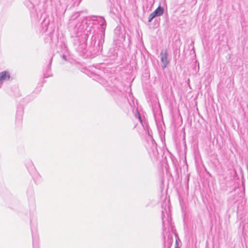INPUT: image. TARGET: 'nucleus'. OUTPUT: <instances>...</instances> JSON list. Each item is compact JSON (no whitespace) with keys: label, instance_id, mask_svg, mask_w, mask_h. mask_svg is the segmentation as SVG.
I'll return each instance as SVG.
<instances>
[{"label":"nucleus","instance_id":"nucleus-1","mask_svg":"<svg viewBox=\"0 0 248 248\" xmlns=\"http://www.w3.org/2000/svg\"><path fill=\"white\" fill-rule=\"evenodd\" d=\"M163 13V8L161 7V6H158L155 11H154L150 15L148 18V22L150 23L155 17L162 15Z\"/></svg>","mask_w":248,"mask_h":248},{"label":"nucleus","instance_id":"nucleus-2","mask_svg":"<svg viewBox=\"0 0 248 248\" xmlns=\"http://www.w3.org/2000/svg\"><path fill=\"white\" fill-rule=\"evenodd\" d=\"M160 56L161 61L162 63V67L163 69H164L169 62V61L168 60V53L167 50H162L161 52Z\"/></svg>","mask_w":248,"mask_h":248},{"label":"nucleus","instance_id":"nucleus-3","mask_svg":"<svg viewBox=\"0 0 248 248\" xmlns=\"http://www.w3.org/2000/svg\"><path fill=\"white\" fill-rule=\"evenodd\" d=\"M32 179L35 183L38 184L40 183L42 181V177L37 170L35 169L33 171Z\"/></svg>","mask_w":248,"mask_h":248},{"label":"nucleus","instance_id":"nucleus-4","mask_svg":"<svg viewBox=\"0 0 248 248\" xmlns=\"http://www.w3.org/2000/svg\"><path fill=\"white\" fill-rule=\"evenodd\" d=\"M10 76L9 73L7 71H2L0 73V81L2 80H8Z\"/></svg>","mask_w":248,"mask_h":248},{"label":"nucleus","instance_id":"nucleus-5","mask_svg":"<svg viewBox=\"0 0 248 248\" xmlns=\"http://www.w3.org/2000/svg\"><path fill=\"white\" fill-rule=\"evenodd\" d=\"M98 23L101 26V30L103 31H104L106 26V21L105 19L102 17H100L98 19Z\"/></svg>","mask_w":248,"mask_h":248},{"label":"nucleus","instance_id":"nucleus-6","mask_svg":"<svg viewBox=\"0 0 248 248\" xmlns=\"http://www.w3.org/2000/svg\"><path fill=\"white\" fill-rule=\"evenodd\" d=\"M50 64L51 63L50 62L49 64L47 66L46 69V71L44 73L45 78H48L52 76Z\"/></svg>","mask_w":248,"mask_h":248},{"label":"nucleus","instance_id":"nucleus-7","mask_svg":"<svg viewBox=\"0 0 248 248\" xmlns=\"http://www.w3.org/2000/svg\"><path fill=\"white\" fill-rule=\"evenodd\" d=\"M136 116H138V119H139V121L140 122V123H142V120H141V117H140V113H139V112H137V114L136 115Z\"/></svg>","mask_w":248,"mask_h":248},{"label":"nucleus","instance_id":"nucleus-8","mask_svg":"<svg viewBox=\"0 0 248 248\" xmlns=\"http://www.w3.org/2000/svg\"><path fill=\"white\" fill-rule=\"evenodd\" d=\"M36 239L37 241H38V240H39V236L38 235L36 236H34V240L35 241Z\"/></svg>","mask_w":248,"mask_h":248},{"label":"nucleus","instance_id":"nucleus-9","mask_svg":"<svg viewBox=\"0 0 248 248\" xmlns=\"http://www.w3.org/2000/svg\"><path fill=\"white\" fill-rule=\"evenodd\" d=\"M162 221H163V225L164 226L165 224V220H164V216L162 217Z\"/></svg>","mask_w":248,"mask_h":248},{"label":"nucleus","instance_id":"nucleus-10","mask_svg":"<svg viewBox=\"0 0 248 248\" xmlns=\"http://www.w3.org/2000/svg\"><path fill=\"white\" fill-rule=\"evenodd\" d=\"M85 30L87 31V32L91 31L90 29H89V30H88V27H87Z\"/></svg>","mask_w":248,"mask_h":248},{"label":"nucleus","instance_id":"nucleus-11","mask_svg":"<svg viewBox=\"0 0 248 248\" xmlns=\"http://www.w3.org/2000/svg\"><path fill=\"white\" fill-rule=\"evenodd\" d=\"M82 23V24H83V23L87 24V22L85 21H83Z\"/></svg>","mask_w":248,"mask_h":248},{"label":"nucleus","instance_id":"nucleus-12","mask_svg":"<svg viewBox=\"0 0 248 248\" xmlns=\"http://www.w3.org/2000/svg\"><path fill=\"white\" fill-rule=\"evenodd\" d=\"M170 242H172V239L171 238V239H170Z\"/></svg>","mask_w":248,"mask_h":248},{"label":"nucleus","instance_id":"nucleus-13","mask_svg":"<svg viewBox=\"0 0 248 248\" xmlns=\"http://www.w3.org/2000/svg\"><path fill=\"white\" fill-rule=\"evenodd\" d=\"M63 58L64 59H65V56L63 55Z\"/></svg>","mask_w":248,"mask_h":248},{"label":"nucleus","instance_id":"nucleus-14","mask_svg":"<svg viewBox=\"0 0 248 248\" xmlns=\"http://www.w3.org/2000/svg\"><path fill=\"white\" fill-rule=\"evenodd\" d=\"M175 248H179L178 247H176Z\"/></svg>","mask_w":248,"mask_h":248}]
</instances>
